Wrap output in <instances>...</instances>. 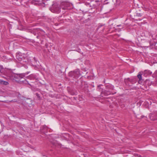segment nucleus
Segmentation results:
<instances>
[{"label": "nucleus", "instance_id": "obj_1", "mask_svg": "<svg viewBox=\"0 0 157 157\" xmlns=\"http://www.w3.org/2000/svg\"><path fill=\"white\" fill-rule=\"evenodd\" d=\"M61 5L57 2L54 3L50 8V10L52 12L59 13L60 12Z\"/></svg>", "mask_w": 157, "mask_h": 157}, {"label": "nucleus", "instance_id": "obj_2", "mask_svg": "<svg viewBox=\"0 0 157 157\" xmlns=\"http://www.w3.org/2000/svg\"><path fill=\"white\" fill-rule=\"evenodd\" d=\"M80 75V70L79 69H77L74 71L70 72L68 73V75L69 77L74 78H78Z\"/></svg>", "mask_w": 157, "mask_h": 157}, {"label": "nucleus", "instance_id": "obj_3", "mask_svg": "<svg viewBox=\"0 0 157 157\" xmlns=\"http://www.w3.org/2000/svg\"><path fill=\"white\" fill-rule=\"evenodd\" d=\"M90 4L89 2H86L82 4L80 6V10L82 12H86L89 9Z\"/></svg>", "mask_w": 157, "mask_h": 157}, {"label": "nucleus", "instance_id": "obj_4", "mask_svg": "<svg viewBox=\"0 0 157 157\" xmlns=\"http://www.w3.org/2000/svg\"><path fill=\"white\" fill-rule=\"evenodd\" d=\"M89 4L90 9L96 8L100 5V1L99 0L91 1Z\"/></svg>", "mask_w": 157, "mask_h": 157}, {"label": "nucleus", "instance_id": "obj_5", "mask_svg": "<svg viewBox=\"0 0 157 157\" xmlns=\"http://www.w3.org/2000/svg\"><path fill=\"white\" fill-rule=\"evenodd\" d=\"M61 7L63 10L69 9L71 4L68 2H62L61 4Z\"/></svg>", "mask_w": 157, "mask_h": 157}, {"label": "nucleus", "instance_id": "obj_6", "mask_svg": "<svg viewBox=\"0 0 157 157\" xmlns=\"http://www.w3.org/2000/svg\"><path fill=\"white\" fill-rule=\"evenodd\" d=\"M149 117L152 121L157 120V111L153 112L150 113Z\"/></svg>", "mask_w": 157, "mask_h": 157}, {"label": "nucleus", "instance_id": "obj_7", "mask_svg": "<svg viewBox=\"0 0 157 157\" xmlns=\"http://www.w3.org/2000/svg\"><path fill=\"white\" fill-rule=\"evenodd\" d=\"M75 85L77 86V88L78 89H82V82L81 81H78L76 82L75 84Z\"/></svg>", "mask_w": 157, "mask_h": 157}, {"label": "nucleus", "instance_id": "obj_8", "mask_svg": "<svg viewBox=\"0 0 157 157\" xmlns=\"http://www.w3.org/2000/svg\"><path fill=\"white\" fill-rule=\"evenodd\" d=\"M116 93V92L114 93H112L110 91L107 90H105L101 92L102 97L106 96L108 95H110L111 94H114Z\"/></svg>", "mask_w": 157, "mask_h": 157}, {"label": "nucleus", "instance_id": "obj_9", "mask_svg": "<svg viewBox=\"0 0 157 157\" xmlns=\"http://www.w3.org/2000/svg\"><path fill=\"white\" fill-rule=\"evenodd\" d=\"M142 73H141V72H139L138 75H137V77L139 79V80L138 81V83L139 84H141L142 83H143V80L142 79Z\"/></svg>", "mask_w": 157, "mask_h": 157}, {"label": "nucleus", "instance_id": "obj_10", "mask_svg": "<svg viewBox=\"0 0 157 157\" xmlns=\"http://www.w3.org/2000/svg\"><path fill=\"white\" fill-rule=\"evenodd\" d=\"M152 72L149 70H145L144 71L143 73V76L144 77H146L149 75H151Z\"/></svg>", "mask_w": 157, "mask_h": 157}, {"label": "nucleus", "instance_id": "obj_11", "mask_svg": "<svg viewBox=\"0 0 157 157\" xmlns=\"http://www.w3.org/2000/svg\"><path fill=\"white\" fill-rule=\"evenodd\" d=\"M29 32L32 33H33L34 36H36V38L37 39H39V37H40L39 36L38 34V32L36 30L29 31Z\"/></svg>", "mask_w": 157, "mask_h": 157}, {"label": "nucleus", "instance_id": "obj_12", "mask_svg": "<svg viewBox=\"0 0 157 157\" xmlns=\"http://www.w3.org/2000/svg\"><path fill=\"white\" fill-rule=\"evenodd\" d=\"M40 1L37 0H32L30 2V3L33 4L35 5H37V4H40L41 3L40 2Z\"/></svg>", "mask_w": 157, "mask_h": 157}, {"label": "nucleus", "instance_id": "obj_13", "mask_svg": "<svg viewBox=\"0 0 157 157\" xmlns=\"http://www.w3.org/2000/svg\"><path fill=\"white\" fill-rule=\"evenodd\" d=\"M9 83L8 81H4L0 79V85L7 86L8 85Z\"/></svg>", "mask_w": 157, "mask_h": 157}, {"label": "nucleus", "instance_id": "obj_14", "mask_svg": "<svg viewBox=\"0 0 157 157\" xmlns=\"http://www.w3.org/2000/svg\"><path fill=\"white\" fill-rule=\"evenodd\" d=\"M30 73V72H27L25 73H23L22 74H19V75H17V76L19 77V78H21V79L23 78V77L25 76V75L26 74H28Z\"/></svg>", "mask_w": 157, "mask_h": 157}, {"label": "nucleus", "instance_id": "obj_15", "mask_svg": "<svg viewBox=\"0 0 157 157\" xmlns=\"http://www.w3.org/2000/svg\"><path fill=\"white\" fill-rule=\"evenodd\" d=\"M27 78L30 80L34 79L35 78V77L34 75L31 74L28 76Z\"/></svg>", "mask_w": 157, "mask_h": 157}, {"label": "nucleus", "instance_id": "obj_16", "mask_svg": "<svg viewBox=\"0 0 157 157\" xmlns=\"http://www.w3.org/2000/svg\"><path fill=\"white\" fill-rule=\"evenodd\" d=\"M108 88H109L110 90H113L114 86L111 85V84H109L106 86Z\"/></svg>", "mask_w": 157, "mask_h": 157}, {"label": "nucleus", "instance_id": "obj_17", "mask_svg": "<svg viewBox=\"0 0 157 157\" xmlns=\"http://www.w3.org/2000/svg\"><path fill=\"white\" fill-rule=\"evenodd\" d=\"M19 80L20 82H21L22 83H23L24 84H29H29L28 82L27 81H26V80Z\"/></svg>", "mask_w": 157, "mask_h": 157}, {"label": "nucleus", "instance_id": "obj_18", "mask_svg": "<svg viewBox=\"0 0 157 157\" xmlns=\"http://www.w3.org/2000/svg\"><path fill=\"white\" fill-rule=\"evenodd\" d=\"M4 69L3 66L0 65V74H2L3 73Z\"/></svg>", "mask_w": 157, "mask_h": 157}, {"label": "nucleus", "instance_id": "obj_19", "mask_svg": "<svg viewBox=\"0 0 157 157\" xmlns=\"http://www.w3.org/2000/svg\"><path fill=\"white\" fill-rule=\"evenodd\" d=\"M17 59L19 60V61H21L23 60V59L21 57L20 55H17L16 56Z\"/></svg>", "mask_w": 157, "mask_h": 157}, {"label": "nucleus", "instance_id": "obj_20", "mask_svg": "<svg viewBox=\"0 0 157 157\" xmlns=\"http://www.w3.org/2000/svg\"><path fill=\"white\" fill-rule=\"evenodd\" d=\"M22 150V149H19V150H18L17 151V154H20V155H22V152L21 151Z\"/></svg>", "mask_w": 157, "mask_h": 157}, {"label": "nucleus", "instance_id": "obj_21", "mask_svg": "<svg viewBox=\"0 0 157 157\" xmlns=\"http://www.w3.org/2000/svg\"><path fill=\"white\" fill-rule=\"evenodd\" d=\"M43 129L45 130V131L46 130H47L48 129V127L45 125H44L43 126Z\"/></svg>", "mask_w": 157, "mask_h": 157}, {"label": "nucleus", "instance_id": "obj_22", "mask_svg": "<svg viewBox=\"0 0 157 157\" xmlns=\"http://www.w3.org/2000/svg\"><path fill=\"white\" fill-rule=\"evenodd\" d=\"M36 96L39 99H40V94L38 93H36Z\"/></svg>", "mask_w": 157, "mask_h": 157}, {"label": "nucleus", "instance_id": "obj_23", "mask_svg": "<svg viewBox=\"0 0 157 157\" xmlns=\"http://www.w3.org/2000/svg\"><path fill=\"white\" fill-rule=\"evenodd\" d=\"M136 15L138 17H141V15L140 13H136Z\"/></svg>", "mask_w": 157, "mask_h": 157}, {"label": "nucleus", "instance_id": "obj_24", "mask_svg": "<svg viewBox=\"0 0 157 157\" xmlns=\"http://www.w3.org/2000/svg\"><path fill=\"white\" fill-rule=\"evenodd\" d=\"M33 59L34 60L35 62L36 63H37V61L35 57H34Z\"/></svg>", "mask_w": 157, "mask_h": 157}, {"label": "nucleus", "instance_id": "obj_25", "mask_svg": "<svg viewBox=\"0 0 157 157\" xmlns=\"http://www.w3.org/2000/svg\"><path fill=\"white\" fill-rule=\"evenodd\" d=\"M123 28V27H122V28H121V29H116V30L117 31H118L119 32V31H120V30H121V29H122Z\"/></svg>", "mask_w": 157, "mask_h": 157}, {"label": "nucleus", "instance_id": "obj_26", "mask_svg": "<svg viewBox=\"0 0 157 157\" xmlns=\"http://www.w3.org/2000/svg\"><path fill=\"white\" fill-rule=\"evenodd\" d=\"M127 80H128V81H130V82H131V79H130V78H127Z\"/></svg>", "mask_w": 157, "mask_h": 157}, {"label": "nucleus", "instance_id": "obj_27", "mask_svg": "<svg viewBox=\"0 0 157 157\" xmlns=\"http://www.w3.org/2000/svg\"><path fill=\"white\" fill-rule=\"evenodd\" d=\"M71 95H74V94H75L74 93V92L72 93H71Z\"/></svg>", "mask_w": 157, "mask_h": 157}, {"label": "nucleus", "instance_id": "obj_28", "mask_svg": "<svg viewBox=\"0 0 157 157\" xmlns=\"http://www.w3.org/2000/svg\"><path fill=\"white\" fill-rule=\"evenodd\" d=\"M86 85V86H85V87H88V86L87 85V84H86V85Z\"/></svg>", "mask_w": 157, "mask_h": 157}, {"label": "nucleus", "instance_id": "obj_29", "mask_svg": "<svg viewBox=\"0 0 157 157\" xmlns=\"http://www.w3.org/2000/svg\"><path fill=\"white\" fill-rule=\"evenodd\" d=\"M121 26V25H117V27H118L120 26Z\"/></svg>", "mask_w": 157, "mask_h": 157}, {"label": "nucleus", "instance_id": "obj_30", "mask_svg": "<svg viewBox=\"0 0 157 157\" xmlns=\"http://www.w3.org/2000/svg\"><path fill=\"white\" fill-rule=\"evenodd\" d=\"M137 155L138 156V157H140V155L139 156V155Z\"/></svg>", "mask_w": 157, "mask_h": 157}, {"label": "nucleus", "instance_id": "obj_31", "mask_svg": "<svg viewBox=\"0 0 157 157\" xmlns=\"http://www.w3.org/2000/svg\"><path fill=\"white\" fill-rule=\"evenodd\" d=\"M144 117V116H141L142 118H143Z\"/></svg>", "mask_w": 157, "mask_h": 157}]
</instances>
